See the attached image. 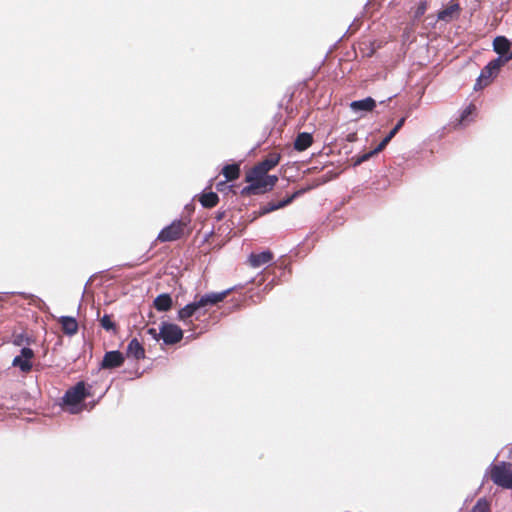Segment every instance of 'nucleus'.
Segmentation results:
<instances>
[{"label":"nucleus","instance_id":"f257e3e1","mask_svg":"<svg viewBox=\"0 0 512 512\" xmlns=\"http://www.w3.org/2000/svg\"><path fill=\"white\" fill-rule=\"evenodd\" d=\"M245 182L248 185L241 190V195H260L271 191L275 187L278 176L269 175L254 165L245 173Z\"/></svg>","mask_w":512,"mask_h":512},{"label":"nucleus","instance_id":"f03ea898","mask_svg":"<svg viewBox=\"0 0 512 512\" xmlns=\"http://www.w3.org/2000/svg\"><path fill=\"white\" fill-rule=\"evenodd\" d=\"M231 292V289L225 290L223 292L218 293H208L201 296L198 300H195L192 303L187 304L185 307L179 310L178 319L181 321H186L188 318L195 315L201 308L206 306L216 305L219 302H222Z\"/></svg>","mask_w":512,"mask_h":512},{"label":"nucleus","instance_id":"7ed1b4c3","mask_svg":"<svg viewBox=\"0 0 512 512\" xmlns=\"http://www.w3.org/2000/svg\"><path fill=\"white\" fill-rule=\"evenodd\" d=\"M188 218L174 220L170 225L164 227L158 234L156 241L173 242L184 238L190 234Z\"/></svg>","mask_w":512,"mask_h":512},{"label":"nucleus","instance_id":"20e7f679","mask_svg":"<svg viewBox=\"0 0 512 512\" xmlns=\"http://www.w3.org/2000/svg\"><path fill=\"white\" fill-rule=\"evenodd\" d=\"M490 479L503 488L512 487V463L500 462L492 464L488 471Z\"/></svg>","mask_w":512,"mask_h":512},{"label":"nucleus","instance_id":"39448f33","mask_svg":"<svg viewBox=\"0 0 512 512\" xmlns=\"http://www.w3.org/2000/svg\"><path fill=\"white\" fill-rule=\"evenodd\" d=\"M159 337L166 345H174L182 340L183 331L176 324L164 322L160 326Z\"/></svg>","mask_w":512,"mask_h":512},{"label":"nucleus","instance_id":"423d86ee","mask_svg":"<svg viewBox=\"0 0 512 512\" xmlns=\"http://www.w3.org/2000/svg\"><path fill=\"white\" fill-rule=\"evenodd\" d=\"M88 396L90 393L86 390L85 383L81 381L65 392L63 401L68 406H76Z\"/></svg>","mask_w":512,"mask_h":512},{"label":"nucleus","instance_id":"0eeeda50","mask_svg":"<svg viewBox=\"0 0 512 512\" xmlns=\"http://www.w3.org/2000/svg\"><path fill=\"white\" fill-rule=\"evenodd\" d=\"M34 351L29 347H23L20 354L14 357L12 366L18 368L22 373H29L33 368Z\"/></svg>","mask_w":512,"mask_h":512},{"label":"nucleus","instance_id":"6e6552de","mask_svg":"<svg viewBox=\"0 0 512 512\" xmlns=\"http://www.w3.org/2000/svg\"><path fill=\"white\" fill-rule=\"evenodd\" d=\"M461 12V7L456 0H451L442 10L437 14V19L444 22H451L458 18Z\"/></svg>","mask_w":512,"mask_h":512},{"label":"nucleus","instance_id":"1a4fd4ad","mask_svg":"<svg viewBox=\"0 0 512 512\" xmlns=\"http://www.w3.org/2000/svg\"><path fill=\"white\" fill-rule=\"evenodd\" d=\"M398 133V130H396L395 128H393L389 133L388 135L377 145V147L375 149H373L372 151L368 152V153H364L363 155L357 157L355 159V162H354V165H360L361 163L369 160L372 156L380 153L386 146L387 144L392 140V138Z\"/></svg>","mask_w":512,"mask_h":512},{"label":"nucleus","instance_id":"9d476101","mask_svg":"<svg viewBox=\"0 0 512 512\" xmlns=\"http://www.w3.org/2000/svg\"><path fill=\"white\" fill-rule=\"evenodd\" d=\"M125 359L120 351H109L104 354L100 367L102 369H114L121 367Z\"/></svg>","mask_w":512,"mask_h":512},{"label":"nucleus","instance_id":"9b49d317","mask_svg":"<svg viewBox=\"0 0 512 512\" xmlns=\"http://www.w3.org/2000/svg\"><path fill=\"white\" fill-rule=\"evenodd\" d=\"M309 189L310 188L308 187V188H305V189L297 190L293 194H291L290 196H288V197H286L283 200L278 201V202H274V201L268 202L265 206L262 207L263 213L264 214L270 213L272 211H275L277 209H280V208H283V207L289 205L290 203H292V201L294 199H296L298 196L302 195L304 192L308 191Z\"/></svg>","mask_w":512,"mask_h":512},{"label":"nucleus","instance_id":"f8f14e48","mask_svg":"<svg viewBox=\"0 0 512 512\" xmlns=\"http://www.w3.org/2000/svg\"><path fill=\"white\" fill-rule=\"evenodd\" d=\"M281 160V154L277 152L269 153L263 160L255 164L258 168L263 170L266 173H269L272 169H274Z\"/></svg>","mask_w":512,"mask_h":512},{"label":"nucleus","instance_id":"ddd939ff","mask_svg":"<svg viewBox=\"0 0 512 512\" xmlns=\"http://www.w3.org/2000/svg\"><path fill=\"white\" fill-rule=\"evenodd\" d=\"M273 253L271 251H263L261 253H252L249 256V264L253 268H259L273 260Z\"/></svg>","mask_w":512,"mask_h":512},{"label":"nucleus","instance_id":"4468645a","mask_svg":"<svg viewBox=\"0 0 512 512\" xmlns=\"http://www.w3.org/2000/svg\"><path fill=\"white\" fill-rule=\"evenodd\" d=\"M494 51L499 55L498 58L505 59L512 52H510V42L504 36H498L493 41Z\"/></svg>","mask_w":512,"mask_h":512},{"label":"nucleus","instance_id":"2eb2a0df","mask_svg":"<svg viewBox=\"0 0 512 512\" xmlns=\"http://www.w3.org/2000/svg\"><path fill=\"white\" fill-rule=\"evenodd\" d=\"M126 355L127 357H132L136 360L144 359L145 349L136 338H133L127 346Z\"/></svg>","mask_w":512,"mask_h":512},{"label":"nucleus","instance_id":"dca6fc26","mask_svg":"<svg viewBox=\"0 0 512 512\" xmlns=\"http://www.w3.org/2000/svg\"><path fill=\"white\" fill-rule=\"evenodd\" d=\"M62 331L64 334L72 336L78 331V323L75 318L69 316H62L59 319Z\"/></svg>","mask_w":512,"mask_h":512},{"label":"nucleus","instance_id":"f3484780","mask_svg":"<svg viewBox=\"0 0 512 512\" xmlns=\"http://www.w3.org/2000/svg\"><path fill=\"white\" fill-rule=\"evenodd\" d=\"M173 304L172 298L169 294L163 293L158 295L154 300V307L157 311L166 312L171 309Z\"/></svg>","mask_w":512,"mask_h":512},{"label":"nucleus","instance_id":"a211bd4d","mask_svg":"<svg viewBox=\"0 0 512 512\" xmlns=\"http://www.w3.org/2000/svg\"><path fill=\"white\" fill-rule=\"evenodd\" d=\"M313 143V137L311 134L303 132L297 135L295 142H294V148L297 151H304L307 148H309Z\"/></svg>","mask_w":512,"mask_h":512},{"label":"nucleus","instance_id":"6ab92c4d","mask_svg":"<svg viewBox=\"0 0 512 512\" xmlns=\"http://www.w3.org/2000/svg\"><path fill=\"white\" fill-rule=\"evenodd\" d=\"M375 106H376V102L371 97H367L365 99L358 100V101H353L350 104L351 109L354 111H359V110L372 111L375 108Z\"/></svg>","mask_w":512,"mask_h":512},{"label":"nucleus","instance_id":"aec40b11","mask_svg":"<svg viewBox=\"0 0 512 512\" xmlns=\"http://www.w3.org/2000/svg\"><path fill=\"white\" fill-rule=\"evenodd\" d=\"M199 202L204 208H213L219 202V197L215 192H203L199 197Z\"/></svg>","mask_w":512,"mask_h":512},{"label":"nucleus","instance_id":"412c9836","mask_svg":"<svg viewBox=\"0 0 512 512\" xmlns=\"http://www.w3.org/2000/svg\"><path fill=\"white\" fill-rule=\"evenodd\" d=\"M221 173L225 177L226 181H234L240 176V165L237 163L225 165L222 168Z\"/></svg>","mask_w":512,"mask_h":512},{"label":"nucleus","instance_id":"4be33fe9","mask_svg":"<svg viewBox=\"0 0 512 512\" xmlns=\"http://www.w3.org/2000/svg\"><path fill=\"white\" fill-rule=\"evenodd\" d=\"M13 344L16 346L30 345L34 340L24 333L13 335Z\"/></svg>","mask_w":512,"mask_h":512},{"label":"nucleus","instance_id":"5701e85b","mask_svg":"<svg viewBox=\"0 0 512 512\" xmlns=\"http://www.w3.org/2000/svg\"><path fill=\"white\" fill-rule=\"evenodd\" d=\"M100 324H101V327L103 329H105L106 331H115L116 330V324L112 320V316L111 315L105 314L100 319Z\"/></svg>","mask_w":512,"mask_h":512},{"label":"nucleus","instance_id":"b1692460","mask_svg":"<svg viewBox=\"0 0 512 512\" xmlns=\"http://www.w3.org/2000/svg\"><path fill=\"white\" fill-rule=\"evenodd\" d=\"M470 512H490V505L485 498H480Z\"/></svg>","mask_w":512,"mask_h":512},{"label":"nucleus","instance_id":"393cba45","mask_svg":"<svg viewBox=\"0 0 512 512\" xmlns=\"http://www.w3.org/2000/svg\"><path fill=\"white\" fill-rule=\"evenodd\" d=\"M427 9H428V1L427 0L420 1V3L418 4V6L414 12V18L415 19L421 18L425 14Z\"/></svg>","mask_w":512,"mask_h":512},{"label":"nucleus","instance_id":"a878e982","mask_svg":"<svg viewBox=\"0 0 512 512\" xmlns=\"http://www.w3.org/2000/svg\"><path fill=\"white\" fill-rule=\"evenodd\" d=\"M337 176L333 171H329L327 174L323 175L320 179V183H326Z\"/></svg>","mask_w":512,"mask_h":512},{"label":"nucleus","instance_id":"bb28decb","mask_svg":"<svg viewBox=\"0 0 512 512\" xmlns=\"http://www.w3.org/2000/svg\"><path fill=\"white\" fill-rule=\"evenodd\" d=\"M475 106L474 105H469L463 112L462 116H461V119L464 120L468 115H470L474 110H475Z\"/></svg>","mask_w":512,"mask_h":512},{"label":"nucleus","instance_id":"cd10ccee","mask_svg":"<svg viewBox=\"0 0 512 512\" xmlns=\"http://www.w3.org/2000/svg\"><path fill=\"white\" fill-rule=\"evenodd\" d=\"M147 332H148V334H150L154 339H156V340L161 339V338L159 337V332H157V330H156L155 328H149V329L147 330Z\"/></svg>","mask_w":512,"mask_h":512},{"label":"nucleus","instance_id":"c85d7f7f","mask_svg":"<svg viewBox=\"0 0 512 512\" xmlns=\"http://www.w3.org/2000/svg\"><path fill=\"white\" fill-rule=\"evenodd\" d=\"M405 121H406V117H402V118L397 122V124L395 125V127H394V128H395L396 130H398V131H399V130L402 128V126L404 125Z\"/></svg>","mask_w":512,"mask_h":512},{"label":"nucleus","instance_id":"c756f323","mask_svg":"<svg viewBox=\"0 0 512 512\" xmlns=\"http://www.w3.org/2000/svg\"><path fill=\"white\" fill-rule=\"evenodd\" d=\"M224 184H225V182L218 183V184H217V189H218V190H220V186H221V185H224Z\"/></svg>","mask_w":512,"mask_h":512}]
</instances>
